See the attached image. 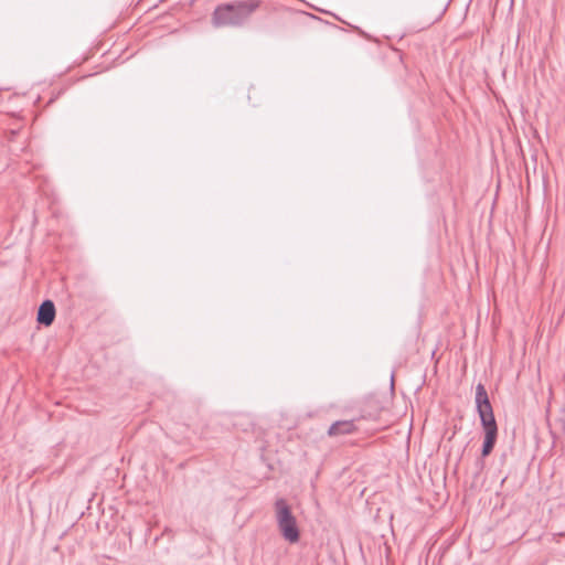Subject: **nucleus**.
Returning <instances> with one entry per match:
<instances>
[{
  "instance_id": "obj_4",
  "label": "nucleus",
  "mask_w": 565,
  "mask_h": 565,
  "mask_svg": "<svg viewBox=\"0 0 565 565\" xmlns=\"http://www.w3.org/2000/svg\"><path fill=\"white\" fill-rule=\"evenodd\" d=\"M55 315L56 310L54 302L46 299L39 307L36 320L40 324L50 327L54 322Z\"/></svg>"
},
{
  "instance_id": "obj_3",
  "label": "nucleus",
  "mask_w": 565,
  "mask_h": 565,
  "mask_svg": "<svg viewBox=\"0 0 565 565\" xmlns=\"http://www.w3.org/2000/svg\"><path fill=\"white\" fill-rule=\"evenodd\" d=\"M275 511L277 525L282 537L289 543H297L300 537V532L297 520L287 501L282 498L277 499L275 502Z\"/></svg>"
},
{
  "instance_id": "obj_6",
  "label": "nucleus",
  "mask_w": 565,
  "mask_h": 565,
  "mask_svg": "<svg viewBox=\"0 0 565 565\" xmlns=\"http://www.w3.org/2000/svg\"><path fill=\"white\" fill-rule=\"evenodd\" d=\"M393 381H394V375L392 374L391 375V382L393 383Z\"/></svg>"
},
{
  "instance_id": "obj_5",
  "label": "nucleus",
  "mask_w": 565,
  "mask_h": 565,
  "mask_svg": "<svg viewBox=\"0 0 565 565\" xmlns=\"http://www.w3.org/2000/svg\"><path fill=\"white\" fill-rule=\"evenodd\" d=\"M356 430L353 420H338L334 422L328 429V435L330 437L340 436V435H350Z\"/></svg>"
},
{
  "instance_id": "obj_1",
  "label": "nucleus",
  "mask_w": 565,
  "mask_h": 565,
  "mask_svg": "<svg viewBox=\"0 0 565 565\" xmlns=\"http://www.w3.org/2000/svg\"><path fill=\"white\" fill-rule=\"evenodd\" d=\"M475 403L477 413L480 418V424L484 433L481 447V459L477 462L479 470H482L484 465L482 459L492 452L498 439V425L493 414V408L490 403L487 390L482 383H478L476 385Z\"/></svg>"
},
{
  "instance_id": "obj_2",
  "label": "nucleus",
  "mask_w": 565,
  "mask_h": 565,
  "mask_svg": "<svg viewBox=\"0 0 565 565\" xmlns=\"http://www.w3.org/2000/svg\"><path fill=\"white\" fill-rule=\"evenodd\" d=\"M260 7V0H238L218 4L212 14L215 26H242Z\"/></svg>"
}]
</instances>
